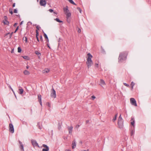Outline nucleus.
<instances>
[{
    "mask_svg": "<svg viewBox=\"0 0 151 151\" xmlns=\"http://www.w3.org/2000/svg\"><path fill=\"white\" fill-rule=\"evenodd\" d=\"M23 57L24 59H26L27 60H28L29 58L27 56H23Z\"/></svg>",
    "mask_w": 151,
    "mask_h": 151,
    "instance_id": "obj_31",
    "label": "nucleus"
},
{
    "mask_svg": "<svg viewBox=\"0 0 151 151\" xmlns=\"http://www.w3.org/2000/svg\"><path fill=\"white\" fill-rule=\"evenodd\" d=\"M44 36L45 38L46 39H47V40L48 41V39L47 36V35L45 33H44Z\"/></svg>",
    "mask_w": 151,
    "mask_h": 151,
    "instance_id": "obj_28",
    "label": "nucleus"
},
{
    "mask_svg": "<svg viewBox=\"0 0 151 151\" xmlns=\"http://www.w3.org/2000/svg\"><path fill=\"white\" fill-rule=\"evenodd\" d=\"M135 84L133 82H132L131 83V86H132V88H133V87L134 86Z\"/></svg>",
    "mask_w": 151,
    "mask_h": 151,
    "instance_id": "obj_34",
    "label": "nucleus"
},
{
    "mask_svg": "<svg viewBox=\"0 0 151 151\" xmlns=\"http://www.w3.org/2000/svg\"><path fill=\"white\" fill-rule=\"evenodd\" d=\"M95 65H96V67H98V64L96 63Z\"/></svg>",
    "mask_w": 151,
    "mask_h": 151,
    "instance_id": "obj_52",
    "label": "nucleus"
},
{
    "mask_svg": "<svg viewBox=\"0 0 151 151\" xmlns=\"http://www.w3.org/2000/svg\"><path fill=\"white\" fill-rule=\"evenodd\" d=\"M35 53L38 56H39V57H40V55H41V54L38 51H36L35 52Z\"/></svg>",
    "mask_w": 151,
    "mask_h": 151,
    "instance_id": "obj_26",
    "label": "nucleus"
},
{
    "mask_svg": "<svg viewBox=\"0 0 151 151\" xmlns=\"http://www.w3.org/2000/svg\"><path fill=\"white\" fill-rule=\"evenodd\" d=\"M9 87L11 89V88H12L10 86H9Z\"/></svg>",
    "mask_w": 151,
    "mask_h": 151,
    "instance_id": "obj_60",
    "label": "nucleus"
},
{
    "mask_svg": "<svg viewBox=\"0 0 151 151\" xmlns=\"http://www.w3.org/2000/svg\"><path fill=\"white\" fill-rule=\"evenodd\" d=\"M73 128V127L72 126H70L68 127V129L69 134H71L72 133Z\"/></svg>",
    "mask_w": 151,
    "mask_h": 151,
    "instance_id": "obj_12",
    "label": "nucleus"
},
{
    "mask_svg": "<svg viewBox=\"0 0 151 151\" xmlns=\"http://www.w3.org/2000/svg\"><path fill=\"white\" fill-rule=\"evenodd\" d=\"M13 52H14V50H13H13H12V51H11V52H12V53H13Z\"/></svg>",
    "mask_w": 151,
    "mask_h": 151,
    "instance_id": "obj_58",
    "label": "nucleus"
},
{
    "mask_svg": "<svg viewBox=\"0 0 151 151\" xmlns=\"http://www.w3.org/2000/svg\"><path fill=\"white\" fill-rule=\"evenodd\" d=\"M22 50L21 47H18V52H21Z\"/></svg>",
    "mask_w": 151,
    "mask_h": 151,
    "instance_id": "obj_27",
    "label": "nucleus"
},
{
    "mask_svg": "<svg viewBox=\"0 0 151 151\" xmlns=\"http://www.w3.org/2000/svg\"><path fill=\"white\" fill-rule=\"evenodd\" d=\"M91 99L92 100H94L96 98V97L93 95L91 97Z\"/></svg>",
    "mask_w": 151,
    "mask_h": 151,
    "instance_id": "obj_37",
    "label": "nucleus"
},
{
    "mask_svg": "<svg viewBox=\"0 0 151 151\" xmlns=\"http://www.w3.org/2000/svg\"><path fill=\"white\" fill-rule=\"evenodd\" d=\"M67 18V21L68 23H70V18Z\"/></svg>",
    "mask_w": 151,
    "mask_h": 151,
    "instance_id": "obj_32",
    "label": "nucleus"
},
{
    "mask_svg": "<svg viewBox=\"0 0 151 151\" xmlns=\"http://www.w3.org/2000/svg\"><path fill=\"white\" fill-rule=\"evenodd\" d=\"M131 121L132 122H131V124L132 126H134L135 123L134 119L133 118H132Z\"/></svg>",
    "mask_w": 151,
    "mask_h": 151,
    "instance_id": "obj_20",
    "label": "nucleus"
},
{
    "mask_svg": "<svg viewBox=\"0 0 151 151\" xmlns=\"http://www.w3.org/2000/svg\"><path fill=\"white\" fill-rule=\"evenodd\" d=\"M65 151H71L70 149H66L65 150Z\"/></svg>",
    "mask_w": 151,
    "mask_h": 151,
    "instance_id": "obj_50",
    "label": "nucleus"
},
{
    "mask_svg": "<svg viewBox=\"0 0 151 151\" xmlns=\"http://www.w3.org/2000/svg\"><path fill=\"white\" fill-rule=\"evenodd\" d=\"M100 85L102 87H103L104 86H105L106 85V83H105L104 81L102 79H101L100 81Z\"/></svg>",
    "mask_w": 151,
    "mask_h": 151,
    "instance_id": "obj_9",
    "label": "nucleus"
},
{
    "mask_svg": "<svg viewBox=\"0 0 151 151\" xmlns=\"http://www.w3.org/2000/svg\"><path fill=\"white\" fill-rule=\"evenodd\" d=\"M38 30H36V33H38Z\"/></svg>",
    "mask_w": 151,
    "mask_h": 151,
    "instance_id": "obj_53",
    "label": "nucleus"
},
{
    "mask_svg": "<svg viewBox=\"0 0 151 151\" xmlns=\"http://www.w3.org/2000/svg\"><path fill=\"white\" fill-rule=\"evenodd\" d=\"M40 38H41V40H42V36H40Z\"/></svg>",
    "mask_w": 151,
    "mask_h": 151,
    "instance_id": "obj_61",
    "label": "nucleus"
},
{
    "mask_svg": "<svg viewBox=\"0 0 151 151\" xmlns=\"http://www.w3.org/2000/svg\"><path fill=\"white\" fill-rule=\"evenodd\" d=\"M18 27H17L16 30H15V31L14 32V33H16V32L17 31V30H18Z\"/></svg>",
    "mask_w": 151,
    "mask_h": 151,
    "instance_id": "obj_42",
    "label": "nucleus"
},
{
    "mask_svg": "<svg viewBox=\"0 0 151 151\" xmlns=\"http://www.w3.org/2000/svg\"><path fill=\"white\" fill-rule=\"evenodd\" d=\"M42 146L43 147L45 148H43L42 149V151H48L49 150V148L47 146V145H45V144H43L42 145Z\"/></svg>",
    "mask_w": 151,
    "mask_h": 151,
    "instance_id": "obj_10",
    "label": "nucleus"
},
{
    "mask_svg": "<svg viewBox=\"0 0 151 151\" xmlns=\"http://www.w3.org/2000/svg\"><path fill=\"white\" fill-rule=\"evenodd\" d=\"M36 38H37V41L38 42H39V38H38V37H36Z\"/></svg>",
    "mask_w": 151,
    "mask_h": 151,
    "instance_id": "obj_51",
    "label": "nucleus"
},
{
    "mask_svg": "<svg viewBox=\"0 0 151 151\" xmlns=\"http://www.w3.org/2000/svg\"><path fill=\"white\" fill-rule=\"evenodd\" d=\"M13 32H12V33H11L10 34V35L9 37V38H11L12 36V35H13Z\"/></svg>",
    "mask_w": 151,
    "mask_h": 151,
    "instance_id": "obj_38",
    "label": "nucleus"
},
{
    "mask_svg": "<svg viewBox=\"0 0 151 151\" xmlns=\"http://www.w3.org/2000/svg\"><path fill=\"white\" fill-rule=\"evenodd\" d=\"M38 98L40 104L42 105V99H41V96L40 95H38Z\"/></svg>",
    "mask_w": 151,
    "mask_h": 151,
    "instance_id": "obj_15",
    "label": "nucleus"
},
{
    "mask_svg": "<svg viewBox=\"0 0 151 151\" xmlns=\"http://www.w3.org/2000/svg\"><path fill=\"white\" fill-rule=\"evenodd\" d=\"M10 34V33L9 32V33H7L6 34V35H8L9 34Z\"/></svg>",
    "mask_w": 151,
    "mask_h": 151,
    "instance_id": "obj_62",
    "label": "nucleus"
},
{
    "mask_svg": "<svg viewBox=\"0 0 151 151\" xmlns=\"http://www.w3.org/2000/svg\"><path fill=\"white\" fill-rule=\"evenodd\" d=\"M80 127V126L79 125H77L76 126V127L77 128H78Z\"/></svg>",
    "mask_w": 151,
    "mask_h": 151,
    "instance_id": "obj_55",
    "label": "nucleus"
},
{
    "mask_svg": "<svg viewBox=\"0 0 151 151\" xmlns=\"http://www.w3.org/2000/svg\"><path fill=\"white\" fill-rule=\"evenodd\" d=\"M65 14H66V18H70L71 15V14L70 12H68L65 13Z\"/></svg>",
    "mask_w": 151,
    "mask_h": 151,
    "instance_id": "obj_19",
    "label": "nucleus"
},
{
    "mask_svg": "<svg viewBox=\"0 0 151 151\" xmlns=\"http://www.w3.org/2000/svg\"><path fill=\"white\" fill-rule=\"evenodd\" d=\"M49 11L50 12H53V10L51 9H49Z\"/></svg>",
    "mask_w": 151,
    "mask_h": 151,
    "instance_id": "obj_43",
    "label": "nucleus"
},
{
    "mask_svg": "<svg viewBox=\"0 0 151 151\" xmlns=\"http://www.w3.org/2000/svg\"><path fill=\"white\" fill-rule=\"evenodd\" d=\"M17 23H15L14 24V27H16V25H17Z\"/></svg>",
    "mask_w": 151,
    "mask_h": 151,
    "instance_id": "obj_48",
    "label": "nucleus"
},
{
    "mask_svg": "<svg viewBox=\"0 0 151 151\" xmlns=\"http://www.w3.org/2000/svg\"><path fill=\"white\" fill-rule=\"evenodd\" d=\"M77 9L78 10V11H79L80 12V13H81V12H82L81 9L80 8H79V7L77 8Z\"/></svg>",
    "mask_w": 151,
    "mask_h": 151,
    "instance_id": "obj_35",
    "label": "nucleus"
},
{
    "mask_svg": "<svg viewBox=\"0 0 151 151\" xmlns=\"http://www.w3.org/2000/svg\"><path fill=\"white\" fill-rule=\"evenodd\" d=\"M9 131L12 133H13L14 132V129L13 126L12 124H9Z\"/></svg>",
    "mask_w": 151,
    "mask_h": 151,
    "instance_id": "obj_4",
    "label": "nucleus"
},
{
    "mask_svg": "<svg viewBox=\"0 0 151 151\" xmlns=\"http://www.w3.org/2000/svg\"><path fill=\"white\" fill-rule=\"evenodd\" d=\"M40 4L41 6H45L46 4V1L45 0H40Z\"/></svg>",
    "mask_w": 151,
    "mask_h": 151,
    "instance_id": "obj_6",
    "label": "nucleus"
},
{
    "mask_svg": "<svg viewBox=\"0 0 151 151\" xmlns=\"http://www.w3.org/2000/svg\"><path fill=\"white\" fill-rule=\"evenodd\" d=\"M39 35V33H37L36 34V37H37Z\"/></svg>",
    "mask_w": 151,
    "mask_h": 151,
    "instance_id": "obj_46",
    "label": "nucleus"
},
{
    "mask_svg": "<svg viewBox=\"0 0 151 151\" xmlns=\"http://www.w3.org/2000/svg\"><path fill=\"white\" fill-rule=\"evenodd\" d=\"M23 21H22L21 22H20V24H22L23 23Z\"/></svg>",
    "mask_w": 151,
    "mask_h": 151,
    "instance_id": "obj_59",
    "label": "nucleus"
},
{
    "mask_svg": "<svg viewBox=\"0 0 151 151\" xmlns=\"http://www.w3.org/2000/svg\"><path fill=\"white\" fill-rule=\"evenodd\" d=\"M23 73L25 75H28L30 74L29 72L26 70H25L24 71Z\"/></svg>",
    "mask_w": 151,
    "mask_h": 151,
    "instance_id": "obj_16",
    "label": "nucleus"
},
{
    "mask_svg": "<svg viewBox=\"0 0 151 151\" xmlns=\"http://www.w3.org/2000/svg\"><path fill=\"white\" fill-rule=\"evenodd\" d=\"M29 68V67L28 65H27L26 66V68L27 69H28Z\"/></svg>",
    "mask_w": 151,
    "mask_h": 151,
    "instance_id": "obj_57",
    "label": "nucleus"
},
{
    "mask_svg": "<svg viewBox=\"0 0 151 151\" xmlns=\"http://www.w3.org/2000/svg\"><path fill=\"white\" fill-rule=\"evenodd\" d=\"M15 3H14L13 4V5H12V6L13 7H15Z\"/></svg>",
    "mask_w": 151,
    "mask_h": 151,
    "instance_id": "obj_47",
    "label": "nucleus"
},
{
    "mask_svg": "<svg viewBox=\"0 0 151 151\" xmlns=\"http://www.w3.org/2000/svg\"><path fill=\"white\" fill-rule=\"evenodd\" d=\"M52 92L51 93V96L52 97L55 98L56 97V94L55 91L54 89L53 88H52Z\"/></svg>",
    "mask_w": 151,
    "mask_h": 151,
    "instance_id": "obj_8",
    "label": "nucleus"
},
{
    "mask_svg": "<svg viewBox=\"0 0 151 151\" xmlns=\"http://www.w3.org/2000/svg\"><path fill=\"white\" fill-rule=\"evenodd\" d=\"M19 142L20 145V146L19 147L20 148L21 150L24 151V146L22 144V143L20 141H19Z\"/></svg>",
    "mask_w": 151,
    "mask_h": 151,
    "instance_id": "obj_14",
    "label": "nucleus"
},
{
    "mask_svg": "<svg viewBox=\"0 0 151 151\" xmlns=\"http://www.w3.org/2000/svg\"><path fill=\"white\" fill-rule=\"evenodd\" d=\"M76 143L75 140L72 142V148L73 149H74L76 148Z\"/></svg>",
    "mask_w": 151,
    "mask_h": 151,
    "instance_id": "obj_11",
    "label": "nucleus"
},
{
    "mask_svg": "<svg viewBox=\"0 0 151 151\" xmlns=\"http://www.w3.org/2000/svg\"><path fill=\"white\" fill-rule=\"evenodd\" d=\"M80 143L81 144H82V141H81Z\"/></svg>",
    "mask_w": 151,
    "mask_h": 151,
    "instance_id": "obj_64",
    "label": "nucleus"
},
{
    "mask_svg": "<svg viewBox=\"0 0 151 151\" xmlns=\"http://www.w3.org/2000/svg\"><path fill=\"white\" fill-rule=\"evenodd\" d=\"M124 84L127 87H129V84L126 83H124Z\"/></svg>",
    "mask_w": 151,
    "mask_h": 151,
    "instance_id": "obj_36",
    "label": "nucleus"
},
{
    "mask_svg": "<svg viewBox=\"0 0 151 151\" xmlns=\"http://www.w3.org/2000/svg\"><path fill=\"white\" fill-rule=\"evenodd\" d=\"M55 19V20H56L57 22H58L61 23V22H63L62 21L60 20L58 18H56V19Z\"/></svg>",
    "mask_w": 151,
    "mask_h": 151,
    "instance_id": "obj_24",
    "label": "nucleus"
},
{
    "mask_svg": "<svg viewBox=\"0 0 151 151\" xmlns=\"http://www.w3.org/2000/svg\"><path fill=\"white\" fill-rule=\"evenodd\" d=\"M61 128V126H60V124H58V128L59 129H60Z\"/></svg>",
    "mask_w": 151,
    "mask_h": 151,
    "instance_id": "obj_40",
    "label": "nucleus"
},
{
    "mask_svg": "<svg viewBox=\"0 0 151 151\" xmlns=\"http://www.w3.org/2000/svg\"><path fill=\"white\" fill-rule=\"evenodd\" d=\"M3 22L4 24L8 25L9 23V22L7 21V20H4Z\"/></svg>",
    "mask_w": 151,
    "mask_h": 151,
    "instance_id": "obj_21",
    "label": "nucleus"
},
{
    "mask_svg": "<svg viewBox=\"0 0 151 151\" xmlns=\"http://www.w3.org/2000/svg\"><path fill=\"white\" fill-rule=\"evenodd\" d=\"M127 53V52H121L119 57V63L122 62L126 60Z\"/></svg>",
    "mask_w": 151,
    "mask_h": 151,
    "instance_id": "obj_1",
    "label": "nucleus"
},
{
    "mask_svg": "<svg viewBox=\"0 0 151 151\" xmlns=\"http://www.w3.org/2000/svg\"><path fill=\"white\" fill-rule=\"evenodd\" d=\"M37 126L38 127V128L39 129H42V126H40V123L38 122L37 123Z\"/></svg>",
    "mask_w": 151,
    "mask_h": 151,
    "instance_id": "obj_23",
    "label": "nucleus"
},
{
    "mask_svg": "<svg viewBox=\"0 0 151 151\" xmlns=\"http://www.w3.org/2000/svg\"><path fill=\"white\" fill-rule=\"evenodd\" d=\"M40 28V27L39 26L37 25L36 26V28L37 29V30H39Z\"/></svg>",
    "mask_w": 151,
    "mask_h": 151,
    "instance_id": "obj_39",
    "label": "nucleus"
},
{
    "mask_svg": "<svg viewBox=\"0 0 151 151\" xmlns=\"http://www.w3.org/2000/svg\"><path fill=\"white\" fill-rule=\"evenodd\" d=\"M7 17L6 16H5L4 17V20H7Z\"/></svg>",
    "mask_w": 151,
    "mask_h": 151,
    "instance_id": "obj_44",
    "label": "nucleus"
},
{
    "mask_svg": "<svg viewBox=\"0 0 151 151\" xmlns=\"http://www.w3.org/2000/svg\"><path fill=\"white\" fill-rule=\"evenodd\" d=\"M11 90H12V92H13V93H14V95H15V97H16V96L15 95V93L13 90V89L12 88H11Z\"/></svg>",
    "mask_w": 151,
    "mask_h": 151,
    "instance_id": "obj_45",
    "label": "nucleus"
},
{
    "mask_svg": "<svg viewBox=\"0 0 151 151\" xmlns=\"http://www.w3.org/2000/svg\"><path fill=\"white\" fill-rule=\"evenodd\" d=\"M63 11L65 14L69 12V10H68V6H66V7L64 8Z\"/></svg>",
    "mask_w": 151,
    "mask_h": 151,
    "instance_id": "obj_13",
    "label": "nucleus"
},
{
    "mask_svg": "<svg viewBox=\"0 0 151 151\" xmlns=\"http://www.w3.org/2000/svg\"><path fill=\"white\" fill-rule=\"evenodd\" d=\"M130 102L132 105H134L135 106H137L136 101L134 98H131L130 99Z\"/></svg>",
    "mask_w": 151,
    "mask_h": 151,
    "instance_id": "obj_5",
    "label": "nucleus"
},
{
    "mask_svg": "<svg viewBox=\"0 0 151 151\" xmlns=\"http://www.w3.org/2000/svg\"><path fill=\"white\" fill-rule=\"evenodd\" d=\"M118 124L119 128L120 129L123 128L124 126L123 121L122 117L121 114L120 115L118 118Z\"/></svg>",
    "mask_w": 151,
    "mask_h": 151,
    "instance_id": "obj_3",
    "label": "nucleus"
},
{
    "mask_svg": "<svg viewBox=\"0 0 151 151\" xmlns=\"http://www.w3.org/2000/svg\"><path fill=\"white\" fill-rule=\"evenodd\" d=\"M88 58L87 59L86 64L88 68H89L93 64V63L91 60L93 57L92 55L90 53L87 54Z\"/></svg>",
    "mask_w": 151,
    "mask_h": 151,
    "instance_id": "obj_2",
    "label": "nucleus"
},
{
    "mask_svg": "<svg viewBox=\"0 0 151 151\" xmlns=\"http://www.w3.org/2000/svg\"><path fill=\"white\" fill-rule=\"evenodd\" d=\"M78 32L80 33L81 32V30L80 29H79L78 30Z\"/></svg>",
    "mask_w": 151,
    "mask_h": 151,
    "instance_id": "obj_49",
    "label": "nucleus"
},
{
    "mask_svg": "<svg viewBox=\"0 0 151 151\" xmlns=\"http://www.w3.org/2000/svg\"><path fill=\"white\" fill-rule=\"evenodd\" d=\"M19 94H22L23 93L24 90L22 88H20L19 89Z\"/></svg>",
    "mask_w": 151,
    "mask_h": 151,
    "instance_id": "obj_18",
    "label": "nucleus"
},
{
    "mask_svg": "<svg viewBox=\"0 0 151 151\" xmlns=\"http://www.w3.org/2000/svg\"><path fill=\"white\" fill-rule=\"evenodd\" d=\"M134 130H132L131 131V135L132 136L134 134Z\"/></svg>",
    "mask_w": 151,
    "mask_h": 151,
    "instance_id": "obj_29",
    "label": "nucleus"
},
{
    "mask_svg": "<svg viewBox=\"0 0 151 151\" xmlns=\"http://www.w3.org/2000/svg\"><path fill=\"white\" fill-rule=\"evenodd\" d=\"M47 45L48 47H49V48H50V46H49V45L48 44H47Z\"/></svg>",
    "mask_w": 151,
    "mask_h": 151,
    "instance_id": "obj_63",
    "label": "nucleus"
},
{
    "mask_svg": "<svg viewBox=\"0 0 151 151\" xmlns=\"http://www.w3.org/2000/svg\"><path fill=\"white\" fill-rule=\"evenodd\" d=\"M23 40H24L26 42H27V38L26 37H24L23 38Z\"/></svg>",
    "mask_w": 151,
    "mask_h": 151,
    "instance_id": "obj_33",
    "label": "nucleus"
},
{
    "mask_svg": "<svg viewBox=\"0 0 151 151\" xmlns=\"http://www.w3.org/2000/svg\"><path fill=\"white\" fill-rule=\"evenodd\" d=\"M31 142H32V145L34 147H39L38 144L37 143V141L35 140H31Z\"/></svg>",
    "mask_w": 151,
    "mask_h": 151,
    "instance_id": "obj_7",
    "label": "nucleus"
},
{
    "mask_svg": "<svg viewBox=\"0 0 151 151\" xmlns=\"http://www.w3.org/2000/svg\"><path fill=\"white\" fill-rule=\"evenodd\" d=\"M49 71V70L48 69H45L42 71V73H48Z\"/></svg>",
    "mask_w": 151,
    "mask_h": 151,
    "instance_id": "obj_17",
    "label": "nucleus"
},
{
    "mask_svg": "<svg viewBox=\"0 0 151 151\" xmlns=\"http://www.w3.org/2000/svg\"><path fill=\"white\" fill-rule=\"evenodd\" d=\"M9 13L11 14H13V12H12V9L10 8L9 9Z\"/></svg>",
    "mask_w": 151,
    "mask_h": 151,
    "instance_id": "obj_30",
    "label": "nucleus"
},
{
    "mask_svg": "<svg viewBox=\"0 0 151 151\" xmlns=\"http://www.w3.org/2000/svg\"><path fill=\"white\" fill-rule=\"evenodd\" d=\"M69 1L71 4H74V5H76V4L73 1V0H68Z\"/></svg>",
    "mask_w": 151,
    "mask_h": 151,
    "instance_id": "obj_25",
    "label": "nucleus"
},
{
    "mask_svg": "<svg viewBox=\"0 0 151 151\" xmlns=\"http://www.w3.org/2000/svg\"><path fill=\"white\" fill-rule=\"evenodd\" d=\"M28 24H32V23L31 22H28Z\"/></svg>",
    "mask_w": 151,
    "mask_h": 151,
    "instance_id": "obj_54",
    "label": "nucleus"
},
{
    "mask_svg": "<svg viewBox=\"0 0 151 151\" xmlns=\"http://www.w3.org/2000/svg\"><path fill=\"white\" fill-rule=\"evenodd\" d=\"M14 13H17V9H14Z\"/></svg>",
    "mask_w": 151,
    "mask_h": 151,
    "instance_id": "obj_41",
    "label": "nucleus"
},
{
    "mask_svg": "<svg viewBox=\"0 0 151 151\" xmlns=\"http://www.w3.org/2000/svg\"><path fill=\"white\" fill-rule=\"evenodd\" d=\"M53 13H54V14H57V13L56 12H53Z\"/></svg>",
    "mask_w": 151,
    "mask_h": 151,
    "instance_id": "obj_56",
    "label": "nucleus"
},
{
    "mask_svg": "<svg viewBox=\"0 0 151 151\" xmlns=\"http://www.w3.org/2000/svg\"><path fill=\"white\" fill-rule=\"evenodd\" d=\"M117 116V114H116L115 115V116L114 117L112 120V121L113 122H114L116 120Z\"/></svg>",
    "mask_w": 151,
    "mask_h": 151,
    "instance_id": "obj_22",
    "label": "nucleus"
}]
</instances>
